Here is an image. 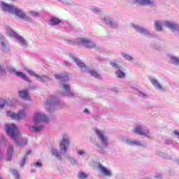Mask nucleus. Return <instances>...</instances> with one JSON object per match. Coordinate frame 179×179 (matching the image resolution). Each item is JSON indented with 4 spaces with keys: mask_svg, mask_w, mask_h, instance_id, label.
I'll list each match as a JSON object with an SVG mask.
<instances>
[{
    "mask_svg": "<svg viewBox=\"0 0 179 179\" xmlns=\"http://www.w3.org/2000/svg\"><path fill=\"white\" fill-rule=\"evenodd\" d=\"M13 155V145H10L7 149V160L10 162L12 160V156Z\"/></svg>",
    "mask_w": 179,
    "mask_h": 179,
    "instance_id": "26",
    "label": "nucleus"
},
{
    "mask_svg": "<svg viewBox=\"0 0 179 179\" xmlns=\"http://www.w3.org/2000/svg\"><path fill=\"white\" fill-rule=\"evenodd\" d=\"M0 75H5V69H2V66L0 65Z\"/></svg>",
    "mask_w": 179,
    "mask_h": 179,
    "instance_id": "47",
    "label": "nucleus"
},
{
    "mask_svg": "<svg viewBox=\"0 0 179 179\" xmlns=\"http://www.w3.org/2000/svg\"><path fill=\"white\" fill-rule=\"evenodd\" d=\"M164 26L171 30L172 33H178L179 34V24L174 21H164Z\"/></svg>",
    "mask_w": 179,
    "mask_h": 179,
    "instance_id": "14",
    "label": "nucleus"
},
{
    "mask_svg": "<svg viewBox=\"0 0 179 179\" xmlns=\"http://www.w3.org/2000/svg\"><path fill=\"white\" fill-rule=\"evenodd\" d=\"M121 55H122V58H124L126 59V61H128L129 62H132L134 61V58L132 57V56H131L125 52H122Z\"/></svg>",
    "mask_w": 179,
    "mask_h": 179,
    "instance_id": "31",
    "label": "nucleus"
},
{
    "mask_svg": "<svg viewBox=\"0 0 179 179\" xmlns=\"http://www.w3.org/2000/svg\"><path fill=\"white\" fill-rule=\"evenodd\" d=\"M164 143L165 145H171V143H173V141H171V140H165Z\"/></svg>",
    "mask_w": 179,
    "mask_h": 179,
    "instance_id": "48",
    "label": "nucleus"
},
{
    "mask_svg": "<svg viewBox=\"0 0 179 179\" xmlns=\"http://www.w3.org/2000/svg\"><path fill=\"white\" fill-rule=\"evenodd\" d=\"M169 58L170 59L171 64H173V65H179V58L174 55H169Z\"/></svg>",
    "mask_w": 179,
    "mask_h": 179,
    "instance_id": "29",
    "label": "nucleus"
},
{
    "mask_svg": "<svg viewBox=\"0 0 179 179\" xmlns=\"http://www.w3.org/2000/svg\"><path fill=\"white\" fill-rule=\"evenodd\" d=\"M4 130L7 135L10 136L13 141L16 142V138L19 137V129H17L16 125L14 124H5Z\"/></svg>",
    "mask_w": 179,
    "mask_h": 179,
    "instance_id": "7",
    "label": "nucleus"
},
{
    "mask_svg": "<svg viewBox=\"0 0 179 179\" xmlns=\"http://www.w3.org/2000/svg\"><path fill=\"white\" fill-rule=\"evenodd\" d=\"M61 102L59 101V99L55 97H52L47 100V102L45 104V108L48 110V113H51L55 106H59Z\"/></svg>",
    "mask_w": 179,
    "mask_h": 179,
    "instance_id": "10",
    "label": "nucleus"
},
{
    "mask_svg": "<svg viewBox=\"0 0 179 179\" xmlns=\"http://www.w3.org/2000/svg\"><path fill=\"white\" fill-rule=\"evenodd\" d=\"M174 135H176V136H178V138L179 139V131H174Z\"/></svg>",
    "mask_w": 179,
    "mask_h": 179,
    "instance_id": "55",
    "label": "nucleus"
},
{
    "mask_svg": "<svg viewBox=\"0 0 179 179\" xmlns=\"http://www.w3.org/2000/svg\"><path fill=\"white\" fill-rule=\"evenodd\" d=\"M27 159V155L24 156V157L22 159L20 163V166L24 167V164H26V159Z\"/></svg>",
    "mask_w": 179,
    "mask_h": 179,
    "instance_id": "44",
    "label": "nucleus"
},
{
    "mask_svg": "<svg viewBox=\"0 0 179 179\" xmlns=\"http://www.w3.org/2000/svg\"><path fill=\"white\" fill-rule=\"evenodd\" d=\"M83 113H85L86 114H90L89 110L85 109Z\"/></svg>",
    "mask_w": 179,
    "mask_h": 179,
    "instance_id": "56",
    "label": "nucleus"
},
{
    "mask_svg": "<svg viewBox=\"0 0 179 179\" xmlns=\"http://www.w3.org/2000/svg\"><path fill=\"white\" fill-rule=\"evenodd\" d=\"M27 72L31 76H33L34 78H36V80L38 78L39 75L36 74V73H34V71H33L31 70H27Z\"/></svg>",
    "mask_w": 179,
    "mask_h": 179,
    "instance_id": "40",
    "label": "nucleus"
},
{
    "mask_svg": "<svg viewBox=\"0 0 179 179\" xmlns=\"http://www.w3.org/2000/svg\"><path fill=\"white\" fill-rule=\"evenodd\" d=\"M66 159H67V160H69V162H70V163H71V164H72V166H76L78 164V161L74 157L67 155Z\"/></svg>",
    "mask_w": 179,
    "mask_h": 179,
    "instance_id": "32",
    "label": "nucleus"
},
{
    "mask_svg": "<svg viewBox=\"0 0 179 179\" xmlns=\"http://www.w3.org/2000/svg\"><path fill=\"white\" fill-rule=\"evenodd\" d=\"M68 44L70 45H83L85 48H96V43L92 41L91 39L87 38H77L75 40H70L68 41Z\"/></svg>",
    "mask_w": 179,
    "mask_h": 179,
    "instance_id": "6",
    "label": "nucleus"
},
{
    "mask_svg": "<svg viewBox=\"0 0 179 179\" xmlns=\"http://www.w3.org/2000/svg\"><path fill=\"white\" fill-rule=\"evenodd\" d=\"M18 138L19 137H16V141H13L15 145H17V146H20V148H23V146L27 145V138H21L19 140Z\"/></svg>",
    "mask_w": 179,
    "mask_h": 179,
    "instance_id": "23",
    "label": "nucleus"
},
{
    "mask_svg": "<svg viewBox=\"0 0 179 179\" xmlns=\"http://www.w3.org/2000/svg\"><path fill=\"white\" fill-rule=\"evenodd\" d=\"M87 177H89V176H87V174H86L85 172L81 171L78 173V179H86Z\"/></svg>",
    "mask_w": 179,
    "mask_h": 179,
    "instance_id": "36",
    "label": "nucleus"
},
{
    "mask_svg": "<svg viewBox=\"0 0 179 179\" xmlns=\"http://www.w3.org/2000/svg\"><path fill=\"white\" fill-rule=\"evenodd\" d=\"M177 164L179 165V159L177 160Z\"/></svg>",
    "mask_w": 179,
    "mask_h": 179,
    "instance_id": "59",
    "label": "nucleus"
},
{
    "mask_svg": "<svg viewBox=\"0 0 179 179\" xmlns=\"http://www.w3.org/2000/svg\"><path fill=\"white\" fill-rule=\"evenodd\" d=\"M6 43V41H5V38L3 37V35H2L1 34H0V45Z\"/></svg>",
    "mask_w": 179,
    "mask_h": 179,
    "instance_id": "45",
    "label": "nucleus"
},
{
    "mask_svg": "<svg viewBox=\"0 0 179 179\" xmlns=\"http://www.w3.org/2000/svg\"><path fill=\"white\" fill-rule=\"evenodd\" d=\"M158 156H160L161 157H164V159H169V155L166 153H164L162 151H158L157 152Z\"/></svg>",
    "mask_w": 179,
    "mask_h": 179,
    "instance_id": "41",
    "label": "nucleus"
},
{
    "mask_svg": "<svg viewBox=\"0 0 179 179\" xmlns=\"http://www.w3.org/2000/svg\"><path fill=\"white\" fill-rule=\"evenodd\" d=\"M63 65H64V66H71V63L68 62H64Z\"/></svg>",
    "mask_w": 179,
    "mask_h": 179,
    "instance_id": "49",
    "label": "nucleus"
},
{
    "mask_svg": "<svg viewBox=\"0 0 179 179\" xmlns=\"http://www.w3.org/2000/svg\"><path fill=\"white\" fill-rule=\"evenodd\" d=\"M31 173H36V169H31Z\"/></svg>",
    "mask_w": 179,
    "mask_h": 179,
    "instance_id": "57",
    "label": "nucleus"
},
{
    "mask_svg": "<svg viewBox=\"0 0 179 179\" xmlns=\"http://www.w3.org/2000/svg\"><path fill=\"white\" fill-rule=\"evenodd\" d=\"M19 96L22 100H30V95H29V92L26 90L19 91Z\"/></svg>",
    "mask_w": 179,
    "mask_h": 179,
    "instance_id": "24",
    "label": "nucleus"
},
{
    "mask_svg": "<svg viewBox=\"0 0 179 179\" xmlns=\"http://www.w3.org/2000/svg\"><path fill=\"white\" fill-rule=\"evenodd\" d=\"M93 118L95 121H100V116H94Z\"/></svg>",
    "mask_w": 179,
    "mask_h": 179,
    "instance_id": "53",
    "label": "nucleus"
},
{
    "mask_svg": "<svg viewBox=\"0 0 179 179\" xmlns=\"http://www.w3.org/2000/svg\"><path fill=\"white\" fill-rule=\"evenodd\" d=\"M51 155L54 156L57 160H62V156L59 153V150L52 148L50 151Z\"/></svg>",
    "mask_w": 179,
    "mask_h": 179,
    "instance_id": "25",
    "label": "nucleus"
},
{
    "mask_svg": "<svg viewBox=\"0 0 179 179\" xmlns=\"http://www.w3.org/2000/svg\"><path fill=\"white\" fill-rule=\"evenodd\" d=\"M29 89L31 90H36V89H37V85H32L29 87Z\"/></svg>",
    "mask_w": 179,
    "mask_h": 179,
    "instance_id": "50",
    "label": "nucleus"
},
{
    "mask_svg": "<svg viewBox=\"0 0 179 179\" xmlns=\"http://www.w3.org/2000/svg\"><path fill=\"white\" fill-rule=\"evenodd\" d=\"M54 77L56 80H59V82H60V87L64 92L62 93V96H64V97H70L71 99H75V97H76V94L73 92V91L71 90V86L66 84V82L69 80L68 73L55 74Z\"/></svg>",
    "mask_w": 179,
    "mask_h": 179,
    "instance_id": "2",
    "label": "nucleus"
},
{
    "mask_svg": "<svg viewBox=\"0 0 179 179\" xmlns=\"http://www.w3.org/2000/svg\"><path fill=\"white\" fill-rule=\"evenodd\" d=\"M95 59L96 61H99V62H100V61H102V59H101V57H100V56H96Z\"/></svg>",
    "mask_w": 179,
    "mask_h": 179,
    "instance_id": "54",
    "label": "nucleus"
},
{
    "mask_svg": "<svg viewBox=\"0 0 179 179\" xmlns=\"http://www.w3.org/2000/svg\"><path fill=\"white\" fill-rule=\"evenodd\" d=\"M0 179H2V177L0 176Z\"/></svg>",
    "mask_w": 179,
    "mask_h": 179,
    "instance_id": "60",
    "label": "nucleus"
},
{
    "mask_svg": "<svg viewBox=\"0 0 179 179\" xmlns=\"http://www.w3.org/2000/svg\"><path fill=\"white\" fill-rule=\"evenodd\" d=\"M30 153H31V151H29L28 152H27V155H30Z\"/></svg>",
    "mask_w": 179,
    "mask_h": 179,
    "instance_id": "58",
    "label": "nucleus"
},
{
    "mask_svg": "<svg viewBox=\"0 0 179 179\" xmlns=\"http://www.w3.org/2000/svg\"><path fill=\"white\" fill-rule=\"evenodd\" d=\"M115 75L119 79H122V78H125V73L122 72V71H121V69H119L116 71Z\"/></svg>",
    "mask_w": 179,
    "mask_h": 179,
    "instance_id": "33",
    "label": "nucleus"
},
{
    "mask_svg": "<svg viewBox=\"0 0 179 179\" xmlns=\"http://www.w3.org/2000/svg\"><path fill=\"white\" fill-rule=\"evenodd\" d=\"M78 154L79 156H84V155H86V152H85V150H78Z\"/></svg>",
    "mask_w": 179,
    "mask_h": 179,
    "instance_id": "46",
    "label": "nucleus"
},
{
    "mask_svg": "<svg viewBox=\"0 0 179 179\" xmlns=\"http://www.w3.org/2000/svg\"><path fill=\"white\" fill-rule=\"evenodd\" d=\"M0 8L2 9L3 12L5 13H10L11 15H15L21 20L24 22H28L29 23H33V18L26 14L23 10L13 4H8L4 1H0Z\"/></svg>",
    "mask_w": 179,
    "mask_h": 179,
    "instance_id": "1",
    "label": "nucleus"
},
{
    "mask_svg": "<svg viewBox=\"0 0 179 179\" xmlns=\"http://www.w3.org/2000/svg\"><path fill=\"white\" fill-rule=\"evenodd\" d=\"M5 104H6V101L3 99H0V108H3Z\"/></svg>",
    "mask_w": 179,
    "mask_h": 179,
    "instance_id": "43",
    "label": "nucleus"
},
{
    "mask_svg": "<svg viewBox=\"0 0 179 179\" xmlns=\"http://www.w3.org/2000/svg\"><path fill=\"white\" fill-rule=\"evenodd\" d=\"M6 114L7 117H10L12 120H23V118L26 117V112L24 110H20L17 113L8 110Z\"/></svg>",
    "mask_w": 179,
    "mask_h": 179,
    "instance_id": "16",
    "label": "nucleus"
},
{
    "mask_svg": "<svg viewBox=\"0 0 179 179\" xmlns=\"http://www.w3.org/2000/svg\"><path fill=\"white\" fill-rule=\"evenodd\" d=\"M36 80L41 82V83H44V85H46V86H48V83L52 80V78L50 77V76L42 75L38 76Z\"/></svg>",
    "mask_w": 179,
    "mask_h": 179,
    "instance_id": "19",
    "label": "nucleus"
},
{
    "mask_svg": "<svg viewBox=\"0 0 179 179\" xmlns=\"http://www.w3.org/2000/svg\"><path fill=\"white\" fill-rule=\"evenodd\" d=\"M70 144L71 143L69 141V137L68 136V135L63 136L62 139L60 141V152L65 155V153L68 152V148H69Z\"/></svg>",
    "mask_w": 179,
    "mask_h": 179,
    "instance_id": "9",
    "label": "nucleus"
},
{
    "mask_svg": "<svg viewBox=\"0 0 179 179\" xmlns=\"http://www.w3.org/2000/svg\"><path fill=\"white\" fill-rule=\"evenodd\" d=\"M3 159V153L2 152V150L0 148V160H2Z\"/></svg>",
    "mask_w": 179,
    "mask_h": 179,
    "instance_id": "52",
    "label": "nucleus"
},
{
    "mask_svg": "<svg viewBox=\"0 0 179 179\" xmlns=\"http://www.w3.org/2000/svg\"><path fill=\"white\" fill-rule=\"evenodd\" d=\"M90 10L93 12V13H95L96 15H101V13H103L101 9L98 8H92Z\"/></svg>",
    "mask_w": 179,
    "mask_h": 179,
    "instance_id": "37",
    "label": "nucleus"
},
{
    "mask_svg": "<svg viewBox=\"0 0 179 179\" xmlns=\"http://www.w3.org/2000/svg\"><path fill=\"white\" fill-rule=\"evenodd\" d=\"M131 27H133L136 33L143 34V36H146V37H148V38H153V37H156V34L150 33L149 30L139 24H131Z\"/></svg>",
    "mask_w": 179,
    "mask_h": 179,
    "instance_id": "8",
    "label": "nucleus"
},
{
    "mask_svg": "<svg viewBox=\"0 0 179 179\" xmlns=\"http://www.w3.org/2000/svg\"><path fill=\"white\" fill-rule=\"evenodd\" d=\"M155 178L161 179L162 178V174L158 173V174L155 175Z\"/></svg>",
    "mask_w": 179,
    "mask_h": 179,
    "instance_id": "51",
    "label": "nucleus"
},
{
    "mask_svg": "<svg viewBox=\"0 0 179 179\" xmlns=\"http://www.w3.org/2000/svg\"><path fill=\"white\" fill-rule=\"evenodd\" d=\"M34 167H38V169H41L43 167V164L41 162H37L36 163L33 164Z\"/></svg>",
    "mask_w": 179,
    "mask_h": 179,
    "instance_id": "42",
    "label": "nucleus"
},
{
    "mask_svg": "<svg viewBox=\"0 0 179 179\" xmlns=\"http://www.w3.org/2000/svg\"><path fill=\"white\" fill-rule=\"evenodd\" d=\"M34 125L28 127L29 131L33 134H38L44 129V126L37 125L40 122H48V117L43 113H35L33 117Z\"/></svg>",
    "mask_w": 179,
    "mask_h": 179,
    "instance_id": "4",
    "label": "nucleus"
},
{
    "mask_svg": "<svg viewBox=\"0 0 179 179\" xmlns=\"http://www.w3.org/2000/svg\"><path fill=\"white\" fill-rule=\"evenodd\" d=\"M29 15H31L33 17H38L41 16V13L33 10L29 11Z\"/></svg>",
    "mask_w": 179,
    "mask_h": 179,
    "instance_id": "38",
    "label": "nucleus"
},
{
    "mask_svg": "<svg viewBox=\"0 0 179 179\" xmlns=\"http://www.w3.org/2000/svg\"><path fill=\"white\" fill-rule=\"evenodd\" d=\"M85 73H90V75H92V76H94V78H96L97 79H101V76L99 74V73H97V71H94V70H90L89 69V68H87V66H85V71H81Z\"/></svg>",
    "mask_w": 179,
    "mask_h": 179,
    "instance_id": "22",
    "label": "nucleus"
},
{
    "mask_svg": "<svg viewBox=\"0 0 179 179\" xmlns=\"http://www.w3.org/2000/svg\"><path fill=\"white\" fill-rule=\"evenodd\" d=\"M68 55L76 64L77 66L80 68V71H86V65L85 63L82 62V61H80V59L76 58V57H75V55H73L72 53H69Z\"/></svg>",
    "mask_w": 179,
    "mask_h": 179,
    "instance_id": "18",
    "label": "nucleus"
},
{
    "mask_svg": "<svg viewBox=\"0 0 179 179\" xmlns=\"http://www.w3.org/2000/svg\"><path fill=\"white\" fill-rule=\"evenodd\" d=\"M12 1H15V0H12Z\"/></svg>",
    "mask_w": 179,
    "mask_h": 179,
    "instance_id": "61",
    "label": "nucleus"
},
{
    "mask_svg": "<svg viewBox=\"0 0 179 179\" xmlns=\"http://www.w3.org/2000/svg\"><path fill=\"white\" fill-rule=\"evenodd\" d=\"M6 30L8 37H10V38H15V40H16L17 43H18L21 47L23 48H27L29 47V42H27L24 38L22 37L10 27H6Z\"/></svg>",
    "mask_w": 179,
    "mask_h": 179,
    "instance_id": "5",
    "label": "nucleus"
},
{
    "mask_svg": "<svg viewBox=\"0 0 179 179\" xmlns=\"http://www.w3.org/2000/svg\"><path fill=\"white\" fill-rule=\"evenodd\" d=\"M8 72L11 75H15L17 78H21V79H23L24 80H25V82H29V83H31V80L29 79V77L26 76V74H24V73L22 71H17L13 67H10L8 69Z\"/></svg>",
    "mask_w": 179,
    "mask_h": 179,
    "instance_id": "15",
    "label": "nucleus"
},
{
    "mask_svg": "<svg viewBox=\"0 0 179 179\" xmlns=\"http://www.w3.org/2000/svg\"><path fill=\"white\" fill-rule=\"evenodd\" d=\"M125 143L129 146H143V144H142V142L141 141L132 138L126 139Z\"/></svg>",
    "mask_w": 179,
    "mask_h": 179,
    "instance_id": "20",
    "label": "nucleus"
},
{
    "mask_svg": "<svg viewBox=\"0 0 179 179\" xmlns=\"http://www.w3.org/2000/svg\"><path fill=\"white\" fill-rule=\"evenodd\" d=\"M95 134L101 145L99 144V143H94L95 149L98 153L106 155V149L110 148L108 137L104 135V131L100 129H95Z\"/></svg>",
    "mask_w": 179,
    "mask_h": 179,
    "instance_id": "3",
    "label": "nucleus"
},
{
    "mask_svg": "<svg viewBox=\"0 0 179 179\" xmlns=\"http://www.w3.org/2000/svg\"><path fill=\"white\" fill-rule=\"evenodd\" d=\"M95 166L99 169L101 174L103 175L104 177H111L113 173L111 171L108 170L104 166H103L100 162H96Z\"/></svg>",
    "mask_w": 179,
    "mask_h": 179,
    "instance_id": "17",
    "label": "nucleus"
},
{
    "mask_svg": "<svg viewBox=\"0 0 179 179\" xmlns=\"http://www.w3.org/2000/svg\"><path fill=\"white\" fill-rule=\"evenodd\" d=\"M137 94L139 97H141V99H146V97H148V94L142 91H138Z\"/></svg>",
    "mask_w": 179,
    "mask_h": 179,
    "instance_id": "39",
    "label": "nucleus"
},
{
    "mask_svg": "<svg viewBox=\"0 0 179 179\" xmlns=\"http://www.w3.org/2000/svg\"><path fill=\"white\" fill-rule=\"evenodd\" d=\"M49 22L50 23V26H58V24L61 23V20L57 17H53L49 20Z\"/></svg>",
    "mask_w": 179,
    "mask_h": 179,
    "instance_id": "30",
    "label": "nucleus"
},
{
    "mask_svg": "<svg viewBox=\"0 0 179 179\" xmlns=\"http://www.w3.org/2000/svg\"><path fill=\"white\" fill-rule=\"evenodd\" d=\"M162 24H163V22H162V21L155 20L154 22V26H155V30H157V31H162V30H163Z\"/></svg>",
    "mask_w": 179,
    "mask_h": 179,
    "instance_id": "27",
    "label": "nucleus"
},
{
    "mask_svg": "<svg viewBox=\"0 0 179 179\" xmlns=\"http://www.w3.org/2000/svg\"><path fill=\"white\" fill-rule=\"evenodd\" d=\"M110 65L112 68H114V69H117V71L121 69V66L118 64V62H112L110 63Z\"/></svg>",
    "mask_w": 179,
    "mask_h": 179,
    "instance_id": "34",
    "label": "nucleus"
},
{
    "mask_svg": "<svg viewBox=\"0 0 179 179\" xmlns=\"http://www.w3.org/2000/svg\"><path fill=\"white\" fill-rule=\"evenodd\" d=\"M10 173H11V174L13 176H14L15 179L20 178V175L19 174V172L17 171H16L15 169H10Z\"/></svg>",
    "mask_w": 179,
    "mask_h": 179,
    "instance_id": "35",
    "label": "nucleus"
},
{
    "mask_svg": "<svg viewBox=\"0 0 179 179\" xmlns=\"http://www.w3.org/2000/svg\"><path fill=\"white\" fill-rule=\"evenodd\" d=\"M134 134H137V135H141L143 136H146V138H150L151 134L150 131L148 129H146V127L143 125H137L134 130Z\"/></svg>",
    "mask_w": 179,
    "mask_h": 179,
    "instance_id": "13",
    "label": "nucleus"
},
{
    "mask_svg": "<svg viewBox=\"0 0 179 179\" xmlns=\"http://www.w3.org/2000/svg\"><path fill=\"white\" fill-rule=\"evenodd\" d=\"M0 50L2 51L3 54H7V52H9V46H8V42H4V43L0 45Z\"/></svg>",
    "mask_w": 179,
    "mask_h": 179,
    "instance_id": "28",
    "label": "nucleus"
},
{
    "mask_svg": "<svg viewBox=\"0 0 179 179\" xmlns=\"http://www.w3.org/2000/svg\"><path fill=\"white\" fill-rule=\"evenodd\" d=\"M101 21L103 23H105L106 26H108L110 29H114L115 30H117V29H119L120 24H118V22H117L115 20L111 17H105L101 19Z\"/></svg>",
    "mask_w": 179,
    "mask_h": 179,
    "instance_id": "11",
    "label": "nucleus"
},
{
    "mask_svg": "<svg viewBox=\"0 0 179 179\" xmlns=\"http://www.w3.org/2000/svg\"><path fill=\"white\" fill-rule=\"evenodd\" d=\"M134 2L142 6H147L148 5H150V6H155V1L152 0H134Z\"/></svg>",
    "mask_w": 179,
    "mask_h": 179,
    "instance_id": "21",
    "label": "nucleus"
},
{
    "mask_svg": "<svg viewBox=\"0 0 179 179\" xmlns=\"http://www.w3.org/2000/svg\"><path fill=\"white\" fill-rule=\"evenodd\" d=\"M148 80H150L151 85H152L156 90H159V92H166L167 90V87H164L156 78L148 76Z\"/></svg>",
    "mask_w": 179,
    "mask_h": 179,
    "instance_id": "12",
    "label": "nucleus"
}]
</instances>
